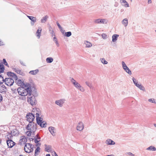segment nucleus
Returning <instances> with one entry per match:
<instances>
[{"mask_svg": "<svg viewBox=\"0 0 156 156\" xmlns=\"http://www.w3.org/2000/svg\"><path fill=\"white\" fill-rule=\"evenodd\" d=\"M7 91V89L5 86L4 85L0 86V92L5 93Z\"/></svg>", "mask_w": 156, "mask_h": 156, "instance_id": "nucleus-20", "label": "nucleus"}, {"mask_svg": "<svg viewBox=\"0 0 156 156\" xmlns=\"http://www.w3.org/2000/svg\"><path fill=\"white\" fill-rule=\"evenodd\" d=\"M48 17L47 16H45L43 17L41 20V23H45L47 20Z\"/></svg>", "mask_w": 156, "mask_h": 156, "instance_id": "nucleus-29", "label": "nucleus"}, {"mask_svg": "<svg viewBox=\"0 0 156 156\" xmlns=\"http://www.w3.org/2000/svg\"><path fill=\"white\" fill-rule=\"evenodd\" d=\"M19 94L22 96H24L30 94L32 91L30 87H27L25 89L22 87H19L17 89Z\"/></svg>", "mask_w": 156, "mask_h": 156, "instance_id": "nucleus-2", "label": "nucleus"}, {"mask_svg": "<svg viewBox=\"0 0 156 156\" xmlns=\"http://www.w3.org/2000/svg\"><path fill=\"white\" fill-rule=\"evenodd\" d=\"M131 2H132L133 1V0H129Z\"/></svg>", "mask_w": 156, "mask_h": 156, "instance_id": "nucleus-59", "label": "nucleus"}, {"mask_svg": "<svg viewBox=\"0 0 156 156\" xmlns=\"http://www.w3.org/2000/svg\"><path fill=\"white\" fill-rule=\"evenodd\" d=\"M137 87L141 90H142L144 92L145 91V88L143 85L140 84V83L138 85Z\"/></svg>", "mask_w": 156, "mask_h": 156, "instance_id": "nucleus-24", "label": "nucleus"}, {"mask_svg": "<svg viewBox=\"0 0 156 156\" xmlns=\"http://www.w3.org/2000/svg\"><path fill=\"white\" fill-rule=\"evenodd\" d=\"M3 99L2 97V95L0 94V102L2 101Z\"/></svg>", "mask_w": 156, "mask_h": 156, "instance_id": "nucleus-51", "label": "nucleus"}, {"mask_svg": "<svg viewBox=\"0 0 156 156\" xmlns=\"http://www.w3.org/2000/svg\"><path fill=\"white\" fill-rule=\"evenodd\" d=\"M27 131L26 133L27 136H30L32 134H34L37 129V124L34 122H30L26 127Z\"/></svg>", "mask_w": 156, "mask_h": 156, "instance_id": "nucleus-1", "label": "nucleus"}, {"mask_svg": "<svg viewBox=\"0 0 156 156\" xmlns=\"http://www.w3.org/2000/svg\"><path fill=\"white\" fill-rule=\"evenodd\" d=\"M126 154L130 156H134V154L130 152H127Z\"/></svg>", "mask_w": 156, "mask_h": 156, "instance_id": "nucleus-44", "label": "nucleus"}, {"mask_svg": "<svg viewBox=\"0 0 156 156\" xmlns=\"http://www.w3.org/2000/svg\"><path fill=\"white\" fill-rule=\"evenodd\" d=\"M46 156H50V154H48L46 155Z\"/></svg>", "mask_w": 156, "mask_h": 156, "instance_id": "nucleus-56", "label": "nucleus"}, {"mask_svg": "<svg viewBox=\"0 0 156 156\" xmlns=\"http://www.w3.org/2000/svg\"><path fill=\"white\" fill-rule=\"evenodd\" d=\"M61 31V32L63 34H64V31H65V30H64V29H63V28L62 27V28H60L59 29Z\"/></svg>", "mask_w": 156, "mask_h": 156, "instance_id": "nucleus-47", "label": "nucleus"}, {"mask_svg": "<svg viewBox=\"0 0 156 156\" xmlns=\"http://www.w3.org/2000/svg\"><path fill=\"white\" fill-rule=\"evenodd\" d=\"M53 41L55 42V43L56 45V46L57 47H59V44L58 42V41L56 37H54Z\"/></svg>", "mask_w": 156, "mask_h": 156, "instance_id": "nucleus-35", "label": "nucleus"}, {"mask_svg": "<svg viewBox=\"0 0 156 156\" xmlns=\"http://www.w3.org/2000/svg\"><path fill=\"white\" fill-rule=\"evenodd\" d=\"M27 101L29 104L32 106L35 105L37 104V101L35 97L33 94H31V92L30 94H28Z\"/></svg>", "mask_w": 156, "mask_h": 156, "instance_id": "nucleus-5", "label": "nucleus"}, {"mask_svg": "<svg viewBox=\"0 0 156 156\" xmlns=\"http://www.w3.org/2000/svg\"><path fill=\"white\" fill-rule=\"evenodd\" d=\"M122 23L125 27L127 26L128 24V20L127 18L124 19L122 21Z\"/></svg>", "mask_w": 156, "mask_h": 156, "instance_id": "nucleus-23", "label": "nucleus"}, {"mask_svg": "<svg viewBox=\"0 0 156 156\" xmlns=\"http://www.w3.org/2000/svg\"><path fill=\"white\" fill-rule=\"evenodd\" d=\"M105 143L107 145H114L115 144V142L110 139H107Z\"/></svg>", "mask_w": 156, "mask_h": 156, "instance_id": "nucleus-17", "label": "nucleus"}, {"mask_svg": "<svg viewBox=\"0 0 156 156\" xmlns=\"http://www.w3.org/2000/svg\"><path fill=\"white\" fill-rule=\"evenodd\" d=\"M4 82L8 86H11L14 83V80L12 78H7L5 79Z\"/></svg>", "mask_w": 156, "mask_h": 156, "instance_id": "nucleus-8", "label": "nucleus"}, {"mask_svg": "<svg viewBox=\"0 0 156 156\" xmlns=\"http://www.w3.org/2000/svg\"><path fill=\"white\" fill-rule=\"evenodd\" d=\"M27 140L26 137L25 136H22L20 137V143L21 145L25 144L26 143Z\"/></svg>", "mask_w": 156, "mask_h": 156, "instance_id": "nucleus-15", "label": "nucleus"}, {"mask_svg": "<svg viewBox=\"0 0 156 156\" xmlns=\"http://www.w3.org/2000/svg\"><path fill=\"white\" fill-rule=\"evenodd\" d=\"M56 24L59 29L62 28V27H61V26L58 22H56Z\"/></svg>", "mask_w": 156, "mask_h": 156, "instance_id": "nucleus-49", "label": "nucleus"}, {"mask_svg": "<svg viewBox=\"0 0 156 156\" xmlns=\"http://www.w3.org/2000/svg\"><path fill=\"white\" fill-rule=\"evenodd\" d=\"M35 139H37V140L40 141V138L38 136V135L37 134L36 136L34 137Z\"/></svg>", "mask_w": 156, "mask_h": 156, "instance_id": "nucleus-46", "label": "nucleus"}, {"mask_svg": "<svg viewBox=\"0 0 156 156\" xmlns=\"http://www.w3.org/2000/svg\"><path fill=\"white\" fill-rule=\"evenodd\" d=\"M4 80L3 77L0 75V84H2L4 82Z\"/></svg>", "mask_w": 156, "mask_h": 156, "instance_id": "nucleus-40", "label": "nucleus"}, {"mask_svg": "<svg viewBox=\"0 0 156 156\" xmlns=\"http://www.w3.org/2000/svg\"><path fill=\"white\" fill-rule=\"evenodd\" d=\"M20 64L22 65L23 66H26V65H25V64L23 61L20 60Z\"/></svg>", "mask_w": 156, "mask_h": 156, "instance_id": "nucleus-50", "label": "nucleus"}, {"mask_svg": "<svg viewBox=\"0 0 156 156\" xmlns=\"http://www.w3.org/2000/svg\"><path fill=\"white\" fill-rule=\"evenodd\" d=\"M85 84L90 88L91 89H93L94 88V87L92 85L91 83H90L88 81H86L85 82Z\"/></svg>", "mask_w": 156, "mask_h": 156, "instance_id": "nucleus-31", "label": "nucleus"}, {"mask_svg": "<svg viewBox=\"0 0 156 156\" xmlns=\"http://www.w3.org/2000/svg\"><path fill=\"white\" fill-rule=\"evenodd\" d=\"M72 35L71 32L70 31L66 32L65 33V35L67 37H69Z\"/></svg>", "mask_w": 156, "mask_h": 156, "instance_id": "nucleus-38", "label": "nucleus"}, {"mask_svg": "<svg viewBox=\"0 0 156 156\" xmlns=\"http://www.w3.org/2000/svg\"><path fill=\"white\" fill-rule=\"evenodd\" d=\"M122 67L124 70L129 74L131 75L132 74V72L131 70L127 66L126 63L124 61H122Z\"/></svg>", "mask_w": 156, "mask_h": 156, "instance_id": "nucleus-12", "label": "nucleus"}, {"mask_svg": "<svg viewBox=\"0 0 156 156\" xmlns=\"http://www.w3.org/2000/svg\"><path fill=\"white\" fill-rule=\"evenodd\" d=\"M121 3H126V4H122V5L124 6V7H129V4L126 1V0H123L122 1V2H121Z\"/></svg>", "mask_w": 156, "mask_h": 156, "instance_id": "nucleus-27", "label": "nucleus"}, {"mask_svg": "<svg viewBox=\"0 0 156 156\" xmlns=\"http://www.w3.org/2000/svg\"><path fill=\"white\" fill-rule=\"evenodd\" d=\"M13 70L15 71V72H16V73H17V71L18 70V69L16 67V68H13Z\"/></svg>", "mask_w": 156, "mask_h": 156, "instance_id": "nucleus-48", "label": "nucleus"}, {"mask_svg": "<svg viewBox=\"0 0 156 156\" xmlns=\"http://www.w3.org/2000/svg\"><path fill=\"white\" fill-rule=\"evenodd\" d=\"M132 80L134 83L136 87H137L138 85L140 83H139L137 81H136L134 77L133 78Z\"/></svg>", "mask_w": 156, "mask_h": 156, "instance_id": "nucleus-34", "label": "nucleus"}, {"mask_svg": "<svg viewBox=\"0 0 156 156\" xmlns=\"http://www.w3.org/2000/svg\"><path fill=\"white\" fill-rule=\"evenodd\" d=\"M84 128L83 123L81 122H79L77 126V130L80 131H82Z\"/></svg>", "mask_w": 156, "mask_h": 156, "instance_id": "nucleus-14", "label": "nucleus"}, {"mask_svg": "<svg viewBox=\"0 0 156 156\" xmlns=\"http://www.w3.org/2000/svg\"><path fill=\"white\" fill-rule=\"evenodd\" d=\"M120 0V2H121L123 0Z\"/></svg>", "mask_w": 156, "mask_h": 156, "instance_id": "nucleus-60", "label": "nucleus"}, {"mask_svg": "<svg viewBox=\"0 0 156 156\" xmlns=\"http://www.w3.org/2000/svg\"><path fill=\"white\" fill-rule=\"evenodd\" d=\"M35 114L33 113H29L27 115V120L30 122H34L33 121L35 118Z\"/></svg>", "mask_w": 156, "mask_h": 156, "instance_id": "nucleus-9", "label": "nucleus"}, {"mask_svg": "<svg viewBox=\"0 0 156 156\" xmlns=\"http://www.w3.org/2000/svg\"><path fill=\"white\" fill-rule=\"evenodd\" d=\"M51 34L52 35H55L54 32L53 31H52L51 32Z\"/></svg>", "mask_w": 156, "mask_h": 156, "instance_id": "nucleus-54", "label": "nucleus"}, {"mask_svg": "<svg viewBox=\"0 0 156 156\" xmlns=\"http://www.w3.org/2000/svg\"><path fill=\"white\" fill-rule=\"evenodd\" d=\"M119 35L116 34H115L112 36V41L113 42H115L117 39V38L119 37Z\"/></svg>", "mask_w": 156, "mask_h": 156, "instance_id": "nucleus-25", "label": "nucleus"}, {"mask_svg": "<svg viewBox=\"0 0 156 156\" xmlns=\"http://www.w3.org/2000/svg\"><path fill=\"white\" fill-rule=\"evenodd\" d=\"M66 101V100L65 99L62 98L56 101L55 103L60 107H62L65 103Z\"/></svg>", "mask_w": 156, "mask_h": 156, "instance_id": "nucleus-11", "label": "nucleus"}, {"mask_svg": "<svg viewBox=\"0 0 156 156\" xmlns=\"http://www.w3.org/2000/svg\"><path fill=\"white\" fill-rule=\"evenodd\" d=\"M94 22L96 24H106L108 20L105 19H98L94 20Z\"/></svg>", "mask_w": 156, "mask_h": 156, "instance_id": "nucleus-10", "label": "nucleus"}, {"mask_svg": "<svg viewBox=\"0 0 156 156\" xmlns=\"http://www.w3.org/2000/svg\"><path fill=\"white\" fill-rule=\"evenodd\" d=\"M155 31H156V30H155Z\"/></svg>", "mask_w": 156, "mask_h": 156, "instance_id": "nucleus-63", "label": "nucleus"}, {"mask_svg": "<svg viewBox=\"0 0 156 156\" xmlns=\"http://www.w3.org/2000/svg\"><path fill=\"white\" fill-rule=\"evenodd\" d=\"M3 64L6 66H7V67H9V65H8V63L6 62V60L5 59H3Z\"/></svg>", "mask_w": 156, "mask_h": 156, "instance_id": "nucleus-42", "label": "nucleus"}, {"mask_svg": "<svg viewBox=\"0 0 156 156\" xmlns=\"http://www.w3.org/2000/svg\"><path fill=\"white\" fill-rule=\"evenodd\" d=\"M7 75L8 76L11 77L12 78L14 79L15 80L17 79V77L16 75L13 73L11 72H9L7 73Z\"/></svg>", "mask_w": 156, "mask_h": 156, "instance_id": "nucleus-16", "label": "nucleus"}, {"mask_svg": "<svg viewBox=\"0 0 156 156\" xmlns=\"http://www.w3.org/2000/svg\"><path fill=\"white\" fill-rule=\"evenodd\" d=\"M39 72V70L38 69H36L35 70L30 71L29 72V73L31 75H35L37 74Z\"/></svg>", "mask_w": 156, "mask_h": 156, "instance_id": "nucleus-26", "label": "nucleus"}, {"mask_svg": "<svg viewBox=\"0 0 156 156\" xmlns=\"http://www.w3.org/2000/svg\"><path fill=\"white\" fill-rule=\"evenodd\" d=\"M48 130L53 136L55 135V130L54 127L52 126L49 127L48 128Z\"/></svg>", "mask_w": 156, "mask_h": 156, "instance_id": "nucleus-19", "label": "nucleus"}, {"mask_svg": "<svg viewBox=\"0 0 156 156\" xmlns=\"http://www.w3.org/2000/svg\"><path fill=\"white\" fill-rule=\"evenodd\" d=\"M11 136L12 135L9 134L7 135V138L8 139H11ZM6 142L8 147L10 148L12 147L15 144V143L11 140L9 139L8 140H6Z\"/></svg>", "mask_w": 156, "mask_h": 156, "instance_id": "nucleus-7", "label": "nucleus"}, {"mask_svg": "<svg viewBox=\"0 0 156 156\" xmlns=\"http://www.w3.org/2000/svg\"><path fill=\"white\" fill-rule=\"evenodd\" d=\"M3 42L0 40V46L3 45Z\"/></svg>", "mask_w": 156, "mask_h": 156, "instance_id": "nucleus-52", "label": "nucleus"}, {"mask_svg": "<svg viewBox=\"0 0 156 156\" xmlns=\"http://www.w3.org/2000/svg\"><path fill=\"white\" fill-rule=\"evenodd\" d=\"M19 156H23L22 155H20Z\"/></svg>", "mask_w": 156, "mask_h": 156, "instance_id": "nucleus-61", "label": "nucleus"}, {"mask_svg": "<svg viewBox=\"0 0 156 156\" xmlns=\"http://www.w3.org/2000/svg\"><path fill=\"white\" fill-rule=\"evenodd\" d=\"M147 150L155 151L156 150V148L154 146H151L146 149Z\"/></svg>", "mask_w": 156, "mask_h": 156, "instance_id": "nucleus-30", "label": "nucleus"}, {"mask_svg": "<svg viewBox=\"0 0 156 156\" xmlns=\"http://www.w3.org/2000/svg\"><path fill=\"white\" fill-rule=\"evenodd\" d=\"M42 31V29L41 27H39L36 32V35L39 39L41 36V34Z\"/></svg>", "mask_w": 156, "mask_h": 156, "instance_id": "nucleus-22", "label": "nucleus"}, {"mask_svg": "<svg viewBox=\"0 0 156 156\" xmlns=\"http://www.w3.org/2000/svg\"><path fill=\"white\" fill-rule=\"evenodd\" d=\"M51 153H52V155L53 156H58L56 153L54 151H53Z\"/></svg>", "mask_w": 156, "mask_h": 156, "instance_id": "nucleus-43", "label": "nucleus"}, {"mask_svg": "<svg viewBox=\"0 0 156 156\" xmlns=\"http://www.w3.org/2000/svg\"><path fill=\"white\" fill-rule=\"evenodd\" d=\"M102 37L104 39H105L106 37H107V35L106 34L103 33L102 34Z\"/></svg>", "mask_w": 156, "mask_h": 156, "instance_id": "nucleus-45", "label": "nucleus"}, {"mask_svg": "<svg viewBox=\"0 0 156 156\" xmlns=\"http://www.w3.org/2000/svg\"><path fill=\"white\" fill-rule=\"evenodd\" d=\"M34 140V139L32 138H31L30 139V140Z\"/></svg>", "mask_w": 156, "mask_h": 156, "instance_id": "nucleus-58", "label": "nucleus"}, {"mask_svg": "<svg viewBox=\"0 0 156 156\" xmlns=\"http://www.w3.org/2000/svg\"><path fill=\"white\" fill-rule=\"evenodd\" d=\"M27 16V17L31 21V25L32 26L34 25V23L36 22V18L35 17L32 16Z\"/></svg>", "mask_w": 156, "mask_h": 156, "instance_id": "nucleus-13", "label": "nucleus"}, {"mask_svg": "<svg viewBox=\"0 0 156 156\" xmlns=\"http://www.w3.org/2000/svg\"><path fill=\"white\" fill-rule=\"evenodd\" d=\"M123 4H126V3H123Z\"/></svg>", "mask_w": 156, "mask_h": 156, "instance_id": "nucleus-62", "label": "nucleus"}, {"mask_svg": "<svg viewBox=\"0 0 156 156\" xmlns=\"http://www.w3.org/2000/svg\"><path fill=\"white\" fill-rule=\"evenodd\" d=\"M17 73L22 76H24L25 75V73L21 69H18Z\"/></svg>", "mask_w": 156, "mask_h": 156, "instance_id": "nucleus-32", "label": "nucleus"}, {"mask_svg": "<svg viewBox=\"0 0 156 156\" xmlns=\"http://www.w3.org/2000/svg\"><path fill=\"white\" fill-rule=\"evenodd\" d=\"M149 102L156 104V100L154 98H150L148 100Z\"/></svg>", "mask_w": 156, "mask_h": 156, "instance_id": "nucleus-39", "label": "nucleus"}, {"mask_svg": "<svg viewBox=\"0 0 156 156\" xmlns=\"http://www.w3.org/2000/svg\"><path fill=\"white\" fill-rule=\"evenodd\" d=\"M4 66L3 65H0V72L3 73L4 70Z\"/></svg>", "mask_w": 156, "mask_h": 156, "instance_id": "nucleus-37", "label": "nucleus"}, {"mask_svg": "<svg viewBox=\"0 0 156 156\" xmlns=\"http://www.w3.org/2000/svg\"><path fill=\"white\" fill-rule=\"evenodd\" d=\"M70 81L73 86L78 90L83 92L85 91L84 88L73 78H70Z\"/></svg>", "mask_w": 156, "mask_h": 156, "instance_id": "nucleus-4", "label": "nucleus"}, {"mask_svg": "<svg viewBox=\"0 0 156 156\" xmlns=\"http://www.w3.org/2000/svg\"><path fill=\"white\" fill-rule=\"evenodd\" d=\"M40 141L39 140H37V139H34V142L35 143L37 144L36 145L40 146L41 145V144L40 143H39L38 142Z\"/></svg>", "mask_w": 156, "mask_h": 156, "instance_id": "nucleus-41", "label": "nucleus"}, {"mask_svg": "<svg viewBox=\"0 0 156 156\" xmlns=\"http://www.w3.org/2000/svg\"><path fill=\"white\" fill-rule=\"evenodd\" d=\"M34 147V146L31 144H26L24 147V150L26 153H29L33 151Z\"/></svg>", "mask_w": 156, "mask_h": 156, "instance_id": "nucleus-6", "label": "nucleus"}, {"mask_svg": "<svg viewBox=\"0 0 156 156\" xmlns=\"http://www.w3.org/2000/svg\"><path fill=\"white\" fill-rule=\"evenodd\" d=\"M40 148L38 146L37 147L35 151V156H37L38 155L40 152Z\"/></svg>", "mask_w": 156, "mask_h": 156, "instance_id": "nucleus-28", "label": "nucleus"}, {"mask_svg": "<svg viewBox=\"0 0 156 156\" xmlns=\"http://www.w3.org/2000/svg\"><path fill=\"white\" fill-rule=\"evenodd\" d=\"M35 114L36 121L38 125L42 127H45L46 126L47 124L45 122L43 121V119L40 117L41 115V112L37 110Z\"/></svg>", "mask_w": 156, "mask_h": 156, "instance_id": "nucleus-3", "label": "nucleus"}, {"mask_svg": "<svg viewBox=\"0 0 156 156\" xmlns=\"http://www.w3.org/2000/svg\"><path fill=\"white\" fill-rule=\"evenodd\" d=\"M105 156H114V155L113 154H111V155H107Z\"/></svg>", "mask_w": 156, "mask_h": 156, "instance_id": "nucleus-55", "label": "nucleus"}, {"mask_svg": "<svg viewBox=\"0 0 156 156\" xmlns=\"http://www.w3.org/2000/svg\"><path fill=\"white\" fill-rule=\"evenodd\" d=\"M84 44L85 45V47L87 48H90L92 46L91 43L87 41H84Z\"/></svg>", "mask_w": 156, "mask_h": 156, "instance_id": "nucleus-21", "label": "nucleus"}, {"mask_svg": "<svg viewBox=\"0 0 156 156\" xmlns=\"http://www.w3.org/2000/svg\"><path fill=\"white\" fill-rule=\"evenodd\" d=\"M100 60L101 62L104 64H108V62L106 61L104 58H100Z\"/></svg>", "mask_w": 156, "mask_h": 156, "instance_id": "nucleus-36", "label": "nucleus"}, {"mask_svg": "<svg viewBox=\"0 0 156 156\" xmlns=\"http://www.w3.org/2000/svg\"><path fill=\"white\" fill-rule=\"evenodd\" d=\"M152 2L151 0H148V4H150Z\"/></svg>", "mask_w": 156, "mask_h": 156, "instance_id": "nucleus-53", "label": "nucleus"}, {"mask_svg": "<svg viewBox=\"0 0 156 156\" xmlns=\"http://www.w3.org/2000/svg\"><path fill=\"white\" fill-rule=\"evenodd\" d=\"M154 125L155 127H156V124H154Z\"/></svg>", "mask_w": 156, "mask_h": 156, "instance_id": "nucleus-57", "label": "nucleus"}, {"mask_svg": "<svg viewBox=\"0 0 156 156\" xmlns=\"http://www.w3.org/2000/svg\"><path fill=\"white\" fill-rule=\"evenodd\" d=\"M45 146L46 151L48 152L51 153L53 151L52 149V147L51 146L45 145Z\"/></svg>", "mask_w": 156, "mask_h": 156, "instance_id": "nucleus-18", "label": "nucleus"}, {"mask_svg": "<svg viewBox=\"0 0 156 156\" xmlns=\"http://www.w3.org/2000/svg\"><path fill=\"white\" fill-rule=\"evenodd\" d=\"M53 59L52 58L48 57L46 58V61L48 63H51L53 61Z\"/></svg>", "mask_w": 156, "mask_h": 156, "instance_id": "nucleus-33", "label": "nucleus"}]
</instances>
